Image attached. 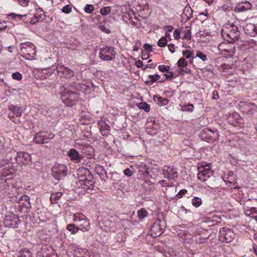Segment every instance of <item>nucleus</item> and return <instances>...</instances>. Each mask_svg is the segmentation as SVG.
<instances>
[{
    "instance_id": "18",
    "label": "nucleus",
    "mask_w": 257,
    "mask_h": 257,
    "mask_svg": "<svg viewBox=\"0 0 257 257\" xmlns=\"http://www.w3.org/2000/svg\"><path fill=\"white\" fill-rule=\"evenodd\" d=\"M77 225L82 231H87L90 228V223L86 216Z\"/></svg>"
},
{
    "instance_id": "2",
    "label": "nucleus",
    "mask_w": 257,
    "mask_h": 257,
    "mask_svg": "<svg viewBox=\"0 0 257 257\" xmlns=\"http://www.w3.org/2000/svg\"><path fill=\"white\" fill-rule=\"evenodd\" d=\"M79 186L84 190H92L95 182L89 171L85 168H80L77 171Z\"/></svg>"
},
{
    "instance_id": "35",
    "label": "nucleus",
    "mask_w": 257,
    "mask_h": 257,
    "mask_svg": "<svg viewBox=\"0 0 257 257\" xmlns=\"http://www.w3.org/2000/svg\"><path fill=\"white\" fill-rule=\"evenodd\" d=\"M167 40L166 38L162 37L158 42V45L160 47H165L167 44Z\"/></svg>"
},
{
    "instance_id": "11",
    "label": "nucleus",
    "mask_w": 257,
    "mask_h": 257,
    "mask_svg": "<svg viewBox=\"0 0 257 257\" xmlns=\"http://www.w3.org/2000/svg\"><path fill=\"white\" fill-rule=\"evenodd\" d=\"M53 134H49L46 132H39L36 134L34 141L38 144H44L48 142L49 139L53 138Z\"/></svg>"
},
{
    "instance_id": "43",
    "label": "nucleus",
    "mask_w": 257,
    "mask_h": 257,
    "mask_svg": "<svg viewBox=\"0 0 257 257\" xmlns=\"http://www.w3.org/2000/svg\"><path fill=\"white\" fill-rule=\"evenodd\" d=\"M71 6L67 5L62 8V12L66 14H69L71 12Z\"/></svg>"
},
{
    "instance_id": "10",
    "label": "nucleus",
    "mask_w": 257,
    "mask_h": 257,
    "mask_svg": "<svg viewBox=\"0 0 257 257\" xmlns=\"http://www.w3.org/2000/svg\"><path fill=\"white\" fill-rule=\"evenodd\" d=\"M219 235L220 240L224 242H231L234 237V234L233 231L225 228L220 229Z\"/></svg>"
},
{
    "instance_id": "32",
    "label": "nucleus",
    "mask_w": 257,
    "mask_h": 257,
    "mask_svg": "<svg viewBox=\"0 0 257 257\" xmlns=\"http://www.w3.org/2000/svg\"><path fill=\"white\" fill-rule=\"evenodd\" d=\"M197 233L196 232L194 235L196 237V241L197 243L201 244L204 243L205 240L207 239L209 236L208 235H207L204 237L200 236L199 238H198L197 236Z\"/></svg>"
},
{
    "instance_id": "4",
    "label": "nucleus",
    "mask_w": 257,
    "mask_h": 257,
    "mask_svg": "<svg viewBox=\"0 0 257 257\" xmlns=\"http://www.w3.org/2000/svg\"><path fill=\"white\" fill-rule=\"evenodd\" d=\"M22 56L28 60H33L36 55V47L31 42H28L20 45Z\"/></svg>"
},
{
    "instance_id": "34",
    "label": "nucleus",
    "mask_w": 257,
    "mask_h": 257,
    "mask_svg": "<svg viewBox=\"0 0 257 257\" xmlns=\"http://www.w3.org/2000/svg\"><path fill=\"white\" fill-rule=\"evenodd\" d=\"M14 217V215L11 216H6L5 218L4 223L6 226L11 227L13 225V223L11 221V217Z\"/></svg>"
},
{
    "instance_id": "26",
    "label": "nucleus",
    "mask_w": 257,
    "mask_h": 257,
    "mask_svg": "<svg viewBox=\"0 0 257 257\" xmlns=\"http://www.w3.org/2000/svg\"><path fill=\"white\" fill-rule=\"evenodd\" d=\"M18 257H32V253L28 249L24 248L19 252Z\"/></svg>"
},
{
    "instance_id": "39",
    "label": "nucleus",
    "mask_w": 257,
    "mask_h": 257,
    "mask_svg": "<svg viewBox=\"0 0 257 257\" xmlns=\"http://www.w3.org/2000/svg\"><path fill=\"white\" fill-rule=\"evenodd\" d=\"M196 56L203 61H205L207 59V56L204 53L200 51H198L197 52Z\"/></svg>"
},
{
    "instance_id": "42",
    "label": "nucleus",
    "mask_w": 257,
    "mask_h": 257,
    "mask_svg": "<svg viewBox=\"0 0 257 257\" xmlns=\"http://www.w3.org/2000/svg\"><path fill=\"white\" fill-rule=\"evenodd\" d=\"M12 76L14 79L17 80H21L22 78V74L18 72L13 73Z\"/></svg>"
},
{
    "instance_id": "19",
    "label": "nucleus",
    "mask_w": 257,
    "mask_h": 257,
    "mask_svg": "<svg viewBox=\"0 0 257 257\" xmlns=\"http://www.w3.org/2000/svg\"><path fill=\"white\" fill-rule=\"evenodd\" d=\"M74 255L75 257H89L87 250L80 247H78L74 250Z\"/></svg>"
},
{
    "instance_id": "38",
    "label": "nucleus",
    "mask_w": 257,
    "mask_h": 257,
    "mask_svg": "<svg viewBox=\"0 0 257 257\" xmlns=\"http://www.w3.org/2000/svg\"><path fill=\"white\" fill-rule=\"evenodd\" d=\"M100 13L102 15L106 16L110 13V7H104L101 9Z\"/></svg>"
},
{
    "instance_id": "28",
    "label": "nucleus",
    "mask_w": 257,
    "mask_h": 257,
    "mask_svg": "<svg viewBox=\"0 0 257 257\" xmlns=\"http://www.w3.org/2000/svg\"><path fill=\"white\" fill-rule=\"evenodd\" d=\"M66 229L69 230L72 234H75L80 230L79 227H76L74 224H68L67 225Z\"/></svg>"
},
{
    "instance_id": "63",
    "label": "nucleus",
    "mask_w": 257,
    "mask_h": 257,
    "mask_svg": "<svg viewBox=\"0 0 257 257\" xmlns=\"http://www.w3.org/2000/svg\"><path fill=\"white\" fill-rule=\"evenodd\" d=\"M213 218L215 219H213L212 220V222H215V223H217V222H220V217H219L218 216H213Z\"/></svg>"
},
{
    "instance_id": "36",
    "label": "nucleus",
    "mask_w": 257,
    "mask_h": 257,
    "mask_svg": "<svg viewBox=\"0 0 257 257\" xmlns=\"http://www.w3.org/2000/svg\"><path fill=\"white\" fill-rule=\"evenodd\" d=\"M147 212L144 209H142L141 210H138V214L139 218H143L147 215Z\"/></svg>"
},
{
    "instance_id": "53",
    "label": "nucleus",
    "mask_w": 257,
    "mask_h": 257,
    "mask_svg": "<svg viewBox=\"0 0 257 257\" xmlns=\"http://www.w3.org/2000/svg\"><path fill=\"white\" fill-rule=\"evenodd\" d=\"M7 27L6 23L5 21H0V31L5 30Z\"/></svg>"
},
{
    "instance_id": "60",
    "label": "nucleus",
    "mask_w": 257,
    "mask_h": 257,
    "mask_svg": "<svg viewBox=\"0 0 257 257\" xmlns=\"http://www.w3.org/2000/svg\"><path fill=\"white\" fill-rule=\"evenodd\" d=\"M168 47L169 48V50L172 52V53H174L175 52V47H174V44H169L168 45Z\"/></svg>"
},
{
    "instance_id": "55",
    "label": "nucleus",
    "mask_w": 257,
    "mask_h": 257,
    "mask_svg": "<svg viewBox=\"0 0 257 257\" xmlns=\"http://www.w3.org/2000/svg\"><path fill=\"white\" fill-rule=\"evenodd\" d=\"M191 38V33L190 31H187L186 34L184 36V39L190 40Z\"/></svg>"
},
{
    "instance_id": "16",
    "label": "nucleus",
    "mask_w": 257,
    "mask_h": 257,
    "mask_svg": "<svg viewBox=\"0 0 257 257\" xmlns=\"http://www.w3.org/2000/svg\"><path fill=\"white\" fill-rule=\"evenodd\" d=\"M244 212L246 216H248L252 218H256L257 217L256 208L245 206L244 207Z\"/></svg>"
},
{
    "instance_id": "51",
    "label": "nucleus",
    "mask_w": 257,
    "mask_h": 257,
    "mask_svg": "<svg viewBox=\"0 0 257 257\" xmlns=\"http://www.w3.org/2000/svg\"><path fill=\"white\" fill-rule=\"evenodd\" d=\"M224 51L227 52H229L230 54L229 55H233L235 53V49L234 47L230 46V48H228L227 49H224Z\"/></svg>"
},
{
    "instance_id": "52",
    "label": "nucleus",
    "mask_w": 257,
    "mask_h": 257,
    "mask_svg": "<svg viewBox=\"0 0 257 257\" xmlns=\"http://www.w3.org/2000/svg\"><path fill=\"white\" fill-rule=\"evenodd\" d=\"M144 47L145 49L148 52H152L153 51L152 46L149 44L146 43L144 45Z\"/></svg>"
},
{
    "instance_id": "46",
    "label": "nucleus",
    "mask_w": 257,
    "mask_h": 257,
    "mask_svg": "<svg viewBox=\"0 0 257 257\" xmlns=\"http://www.w3.org/2000/svg\"><path fill=\"white\" fill-rule=\"evenodd\" d=\"M9 16L12 17L13 19H15L16 17H18L20 20H22L23 17H26L27 16V14L21 15L13 13L10 14Z\"/></svg>"
},
{
    "instance_id": "3",
    "label": "nucleus",
    "mask_w": 257,
    "mask_h": 257,
    "mask_svg": "<svg viewBox=\"0 0 257 257\" xmlns=\"http://www.w3.org/2000/svg\"><path fill=\"white\" fill-rule=\"evenodd\" d=\"M221 35L225 40L233 43L238 40L240 33L238 27L234 23L228 24L222 30Z\"/></svg>"
},
{
    "instance_id": "44",
    "label": "nucleus",
    "mask_w": 257,
    "mask_h": 257,
    "mask_svg": "<svg viewBox=\"0 0 257 257\" xmlns=\"http://www.w3.org/2000/svg\"><path fill=\"white\" fill-rule=\"evenodd\" d=\"M149 78L150 79L152 82H154L160 78V76L159 74H155V75H150L149 76Z\"/></svg>"
},
{
    "instance_id": "54",
    "label": "nucleus",
    "mask_w": 257,
    "mask_h": 257,
    "mask_svg": "<svg viewBox=\"0 0 257 257\" xmlns=\"http://www.w3.org/2000/svg\"><path fill=\"white\" fill-rule=\"evenodd\" d=\"M173 35L176 39L178 40L180 38V32L179 30H175L174 32Z\"/></svg>"
},
{
    "instance_id": "64",
    "label": "nucleus",
    "mask_w": 257,
    "mask_h": 257,
    "mask_svg": "<svg viewBox=\"0 0 257 257\" xmlns=\"http://www.w3.org/2000/svg\"><path fill=\"white\" fill-rule=\"evenodd\" d=\"M142 58L143 60H147L149 58V56L147 53L143 54Z\"/></svg>"
},
{
    "instance_id": "61",
    "label": "nucleus",
    "mask_w": 257,
    "mask_h": 257,
    "mask_svg": "<svg viewBox=\"0 0 257 257\" xmlns=\"http://www.w3.org/2000/svg\"><path fill=\"white\" fill-rule=\"evenodd\" d=\"M136 65L138 68H141L143 66V63L141 60H138L136 62Z\"/></svg>"
},
{
    "instance_id": "50",
    "label": "nucleus",
    "mask_w": 257,
    "mask_h": 257,
    "mask_svg": "<svg viewBox=\"0 0 257 257\" xmlns=\"http://www.w3.org/2000/svg\"><path fill=\"white\" fill-rule=\"evenodd\" d=\"M19 4L24 7H26L28 5L29 0H18Z\"/></svg>"
},
{
    "instance_id": "9",
    "label": "nucleus",
    "mask_w": 257,
    "mask_h": 257,
    "mask_svg": "<svg viewBox=\"0 0 257 257\" xmlns=\"http://www.w3.org/2000/svg\"><path fill=\"white\" fill-rule=\"evenodd\" d=\"M57 70L60 77L70 78L74 75V72L72 69L62 64H58Z\"/></svg>"
},
{
    "instance_id": "14",
    "label": "nucleus",
    "mask_w": 257,
    "mask_h": 257,
    "mask_svg": "<svg viewBox=\"0 0 257 257\" xmlns=\"http://www.w3.org/2000/svg\"><path fill=\"white\" fill-rule=\"evenodd\" d=\"M204 135L207 136L208 140L211 141L216 140L219 137V133L217 130H212L211 129L206 128L201 132V137H203Z\"/></svg>"
},
{
    "instance_id": "58",
    "label": "nucleus",
    "mask_w": 257,
    "mask_h": 257,
    "mask_svg": "<svg viewBox=\"0 0 257 257\" xmlns=\"http://www.w3.org/2000/svg\"><path fill=\"white\" fill-rule=\"evenodd\" d=\"M124 174L125 175H126V176H127L130 177V176H131L132 175V174H133V172H132L131 170H130V169H128V168H127V169H125V170H124Z\"/></svg>"
},
{
    "instance_id": "5",
    "label": "nucleus",
    "mask_w": 257,
    "mask_h": 257,
    "mask_svg": "<svg viewBox=\"0 0 257 257\" xmlns=\"http://www.w3.org/2000/svg\"><path fill=\"white\" fill-rule=\"evenodd\" d=\"M202 165L198 168L199 173L197 174V178L202 182H205L213 174V171L211 170L209 164H207L206 162H202Z\"/></svg>"
},
{
    "instance_id": "59",
    "label": "nucleus",
    "mask_w": 257,
    "mask_h": 257,
    "mask_svg": "<svg viewBox=\"0 0 257 257\" xmlns=\"http://www.w3.org/2000/svg\"><path fill=\"white\" fill-rule=\"evenodd\" d=\"M164 29L166 30L167 32H171L173 30V27L171 25L166 26L164 27Z\"/></svg>"
},
{
    "instance_id": "45",
    "label": "nucleus",
    "mask_w": 257,
    "mask_h": 257,
    "mask_svg": "<svg viewBox=\"0 0 257 257\" xmlns=\"http://www.w3.org/2000/svg\"><path fill=\"white\" fill-rule=\"evenodd\" d=\"M159 70L163 72H167L169 70L170 67L167 65H160L159 66Z\"/></svg>"
},
{
    "instance_id": "31",
    "label": "nucleus",
    "mask_w": 257,
    "mask_h": 257,
    "mask_svg": "<svg viewBox=\"0 0 257 257\" xmlns=\"http://www.w3.org/2000/svg\"><path fill=\"white\" fill-rule=\"evenodd\" d=\"M177 65L179 67L184 68L187 66L188 62L186 61L185 58H181L178 61Z\"/></svg>"
},
{
    "instance_id": "1",
    "label": "nucleus",
    "mask_w": 257,
    "mask_h": 257,
    "mask_svg": "<svg viewBox=\"0 0 257 257\" xmlns=\"http://www.w3.org/2000/svg\"><path fill=\"white\" fill-rule=\"evenodd\" d=\"M78 85H61L60 87V93L61 99L67 106H72L75 105L79 99L80 95L77 91Z\"/></svg>"
},
{
    "instance_id": "25",
    "label": "nucleus",
    "mask_w": 257,
    "mask_h": 257,
    "mask_svg": "<svg viewBox=\"0 0 257 257\" xmlns=\"http://www.w3.org/2000/svg\"><path fill=\"white\" fill-rule=\"evenodd\" d=\"M242 109L243 111H246L247 113H252V111L255 110L256 106L252 103H248L244 104V105L242 106Z\"/></svg>"
},
{
    "instance_id": "57",
    "label": "nucleus",
    "mask_w": 257,
    "mask_h": 257,
    "mask_svg": "<svg viewBox=\"0 0 257 257\" xmlns=\"http://www.w3.org/2000/svg\"><path fill=\"white\" fill-rule=\"evenodd\" d=\"M21 201H25V202H27L29 204H30V202H29L30 198L27 195H23V196H22L21 197Z\"/></svg>"
},
{
    "instance_id": "17",
    "label": "nucleus",
    "mask_w": 257,
    "mask_h": 257,
    "mask_svg": "<svg viewBox=\"0 0 257 257\" xmlns=\"http://www.w3.org/2000/svg\"><path fill=\"white\" fill-rule=\"evenodd\" d=\"M251 4L248 1H245L242 3L241 5L238 6L235 9L238 12H242L251 10Z\"/></svg>"
},
{
    "instance_id": "6",
    "label": "nucleus",
    "mask_w": 257,
    "mask_h": 257,
    "mask_svg": "<svg viewBox=\"0 0 257 257\" xmlns=\"http://www.w3.org/2000/svg\"><path fill=\"white\" fill-rule=\"evenodd\" d=\"M115 54L113 48L105 47L100 49L99 57L104 61H110L114 59Z\"/></svg>"
},
{
    "instance_id": "15",
    "label": "nucleus",
    "mask_w": 257,
    "mask_h": 257,
    "mask_svg": "<svg viewBox=\"0 0 257 257\" xmlns=\"http://www.w3.org/2000/svg\"><path fill=\"white\" fill-rule=\"evenodd\" d=\"M151 230L154 236H159L163 232V228L161 227L160 222H156L152 225Z\"/></svg>"
},
{
    "instance_id": "23",
    "label": "nucleus",
    "mask_w": 257,
    "mask_h": 257,
    "mask_svg": "<svg viewBox=\"0 0 257 257\" xmlns=\"http://www.w3.org/2000/svg\"><path fill=\"white\" fill-rule=\"evenodd\" d=\"M32 158L29 154L25 152H18L17 161H31Z\"/></svg>"
},
{
    "instance_id": "13",
    "label": "nucleus",
    "mask_w": 257,
    "mask_h": 257,
    "mask_svg": "<svg viewBox=\"0 0 257 257\" xmlns=\"http://www.w3.org/2000/svg\"><path fill=\"white\" fill-rule=\"evenodd\" d=\"M163 174L165 177L170 179H172L177 176V171L172 167L167 166L163 168Z\"/></svg>"
},
{
    "instance_id": "49",
    "label": "nucleus",
    "mask_w": 257,
    "mask_h": 257,
    "mask_svg": "<svg viewBox=\"0 0 257 257\" xmlns=\"http://www.w3.org/2000/svg\"><path fill=\"white\" fill-rule=\"evenodd\" d=\"M99 28L101 31L104 32L105 33L109 34L110 33V31L108 28H106L103 25H100L99 26Z\"/></svg>"
},
{
    "instance_id": "40",
    "label": "nucleus",
    "mask_w": 257,
    "mask_h": 257,
    "mask_svg": "<svg viewBox=\"0 0 257 257\" xmlns=\"http://www.w3.org/2000/svg\"><path fill=\"white\" fill-rule=\"evenodd\" d=\"M183 15H185L187 16V19L189 20L192 16V10L188 8L187 10L185 9L184 11Z\"/></svg>"
},
{
    "instance_id": "21",
    "label": "nucleus",
    "mask_w": 257,
    "mask_h": 257,
    "mask_svg": "<svg viewBox=\"0 0 257 257\" xmlns=\"http://www.w3.org/2000/svg\"><path fill=\"white\" fill-rule=\"evenodd\" d=\"M67 156H68L71 160H79L81 159L80 155L78 154V152L74 149H70L67 153Z\"/></svg>"
},
{
    "instance_id": "47",
    "label": "nucleus",
    "mask_w": 257,
    "mask_h": 257,
    "mask_svg": "<svg viewBox=\"0 0 257 257\" xmlns=\"http://www.w3.org/2000/svg\"><path fill=\"white\" fill-rule=\"evenodd\" d=\"M183 55L186 59H189L192 55V53L188 50H184L182 52Z\"/></svg>"
},
{
    "instance_id": "33",
    "label": "nucleus",
    "mask_w": 257,
    "mask_h": 257,
    "mask_svg": "<svg viewBox=\"0 0 257 257\" xmlns=\"http://www.w3.org/2000/svg\"><path fill=\"white\" fill-rule=\"evenodd\" d=\"M183 111L192 112L194 110V106L191 104L184 105L182 107Z\"/></svg>"
},
{
    "instance_id": "12",
    "label": "nucleus",
    "mask_w": 257,
    "mask_h": 257,
    "mask_svg": "<svg viewBox=\"0 0 257 257\" xmlns=\"http://www.w3.org/2000/svg\"><path fill=\"white\" fill-rule=\"evenodd\" d=\"M227 120L230 124L236 126L239 125L241 119L240 118V115L238 113L233 112L229 114Z\"/></svg>"
},
{
    "instance_id": "41",
    "label": "nucleus",
    "mask_w": 257,
    "mask_h": 257,
    "mask_svg": "<svg viewBox=\"0 0 257 257\" xmlns=\"http://www.w3.org/2000/svg\"><path fill=\"white\" fill-rule=\"evenodd\" d=\"M140 108L141 109H143L146 112H149L150 110V105L146 103H144L141 104L140 106Z\"/></svg>"
},
{
    "instance_id": "62",
    "label": "nucleus",
    "mask_w": 257,
    "mask_h": 257,
    "mask_svg": "<svg viewBox=\"0 0 257 257\" xmlns=\"http://www.w3.org/2000/svg\"><path fill=\"white\" fill-rule=\"evenodd\" d=\"M168 72V74H165V76L167 78H171L173 77L174 74L172 72H170V71H168V72Z\"/></svg>"
},
{
    "instance_id": "20",
    "label": "nucleus",
    "mask_w": 257,
    "mask_h": 257,
    "mask_svg": "<svg viewBox=\"0 0 257 257\" xmlns=\"http://www.w3.org/2000/svg\"><path fill=\"white\" fill-rule=\"evenodd\" d=\"M9 109L18 117L22 116L24 111L22 107L15 106L13 104H11L9 106Z\"/></svg>"
},
{
    "instance_id": "7",
    "label": "nucleus",
    "mask_w": 257,
    "mask_h": 257,
    "mask_svg": "<svg viewBox=\"0 0 257 257\" xmlns=\"http://www.w3.org/2000/svg\"><path fill=\"white\" fill-rule=\"evenodd\" d=\"M67 167L63 164L57 163L52 170V175L58 180L61 179L67 175Z\"/></svg>"
},
{
    "instance_id": "30",
    "label": "nucleus",
    "mask_w": 257,
    "mask_h": 257,
    "mask_svg": "<svg viewBox=\"0 0 257 257\" xmlns=\"http://www.w3.org/2000/svg\"><path fill=\"white\" fill-rule=\"evenodd\" d=\"M192 203L194 206L198 207L201 205L202 200L199 197H194L192 200Z\"/></svg>"
},
{
    "instance_id": "37",
    "label": "nucleus",
    "mask_w": 257,
    "mask_h": 257,
    "mask_svg": "<svg viewBox=\"0 0 257 257\" xmlns=\"http://www.w3.org/2000/svg\"><path fill=\"white\" fill-rule=\"evenodd\" d=\"M94 6L92 5H86L84 7V11L86 13L90 14L94 11Z\"/></svg>"
},
{
    "instance_id": "56",
    "label": "nucleus",
    "mask_w": 257,
    "mask_h": 257,
    "mask_svg": "<svg viewBox=\"0 0 257 257\" xmlns=\"http://www.w3.org/2000/svg\"><path fill=\"white\" fill-rule=\"evenodd\" d=\"M41 18V16H35L32 19L30 23L32 24H35L37 21H38L40 18Z\"/></svg>"
},
{
    "instance_id": "27",
    "label": "nucleus",
    "mask_w": 257,
    "mask_h": 257,
    "mask_svg": "<svg viewBox=\"0 0 257 257\" xmlns=\"http://www.w3.org/2000/svg\"><path fill=\"white\" fill-rule=\"evenodd\" d=\"M18 157V152L15 151H12L9 152L7 154V160H15V161H17Z\"/></svg>"
},
{
    "instance_id": "29",
    "label": "nucleus",
    "mask_w": 257,
    "mask_h": 257,
    "mask_svg": "<svg viewBox=\"0 0 257 257\" xmlns=\"http://www.w3.org/2000/svg\"><path fill=\"white\" fill-rule=\"evenodd\" d=\"M85 216L80 213H76L73 215V220L77 223H79L84 218Z\"/></svg>"
},
{
    "instance_id": "22",
    "label": "nucleus",
    "mask_w": 257,
    "mask_h": 257,
    "mask_svg": "<svg viewBox=\"0 0 257 257\" xmlns=\"http://www.w3.org/2000/svg\"><path fill=\"white\" fill-rule=\"evenodd\" d=\"M153 98L155 102L160 106L166 105L169 102L168 98H163L159 95H155Z\"/></svg>"
},
{
    "instance_id": "48",
    "label": "nucleus",
    "mask_w": 257,
    "mask_h": 257,
    "mask_svg": "<svg viewBox=\"0 0 257 257\" xmlns=\"http://www.w3.org/2000/svg\"><path fill=\"white\" fill-rule=\"evenodd\" d=\"M187 192V191L185 189H182L176 195V196L178 198H181L182 197V196L186 194Z\"/></svg>"
},
{
    "instance_id": "8",
    "label": "nucleus",
    "mask_w": 257,
    "mask_h": 257,
    "mask_svg": "<svg viewBox=\"0 0 257 257\" xmlns=\"http://www.w3.org/2000/svg\"><path fill=\"white\" fill-rule=\"evenodd\" d=\"M250 21L249 22L246 21L245 25L243 26V29L246 35L251 37H255L257 35V24L253 23V18H251Z\"/></svg>"
},
{
    "instance_id": "24",
    "label": "nucleus",
    "mask_w": 257,
    "mask_h": 257,
    "mask_svg": "<svg viewBox=\"0 0 257 257\" xmlns=\"http://www.w3.org/2000/svg\"><path fill=\"white\" fill-rule=\"evenodd\" d=\"M62 195V193L60 192H57L56 193H52L50 197V200L52 204H55L57 201H58Z\"/></svg>"
}]
</instances>
